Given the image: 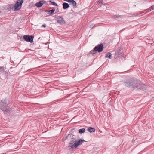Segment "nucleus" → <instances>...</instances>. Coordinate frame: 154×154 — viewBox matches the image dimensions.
I'll use <instances>...</instances> for the list:
<instances>
[{
	"mask_svg": "<svg viewBox=\"0 0 154 154\" xmlns=\"http://www.w3.org/2000/svg\"><path fill=\"white\" fill-rule=\"evenodd\" d=\"M40 1L41 2V3H42V5L43 4L45 3L46 2L44 0H42V1Z\"/></svg>",
	"mask_w": 154,
	"mask_h": 154,
	"instance_id": "obj_23",
	"label": "nucleus"
},
{
	"mask_svg": "<svg viewBox=\"0 0 154 154\" xmlns=\"http://www.w3.org/2000/svg\"><path fill=\"white\" fill-rule=\"evenodd\" d=\"M85 141L81 139L78 140V146L81 145L84 142H85Z\"/></svg>",
	"mask_w": 154,
	"mask_h": 154,
	"instance_id": "obj_9",
	"label": "nucleus"
},
{
	"mask_svg": "<svg viewBox=\"0 0 154 154\" xmlns=\"http://www.w3.org/2000/svg\"><path fill=\"white\" fill-rule=\"evenodd\" d=\"M97 51L95 50V48H94L93 50H92L90 51V53L92 54H94Z\"/></svg>",
	"mask_w": 154,
	"mask_h": 154,
	"instance_id": "obj_19",
	"label": "nucleus"
},
{
	"mask_svg": "<svg viewBox=\"0 0 154 154\" xmlns=\"http://www.w3.org/2000/svg\"><path fill=\"white\" fill-rule=\"evenodd\" d=\"M115 17H117V16L116 15H115L114 16Z\"/></svg>",
	"mask_w": 154,
	"mask_h": 154,
	"instance_id": "obj_28",
	"label": "nucleus"
},
{
	"mask_svg": "<svg viewBox=\"0 0 154 154\" xmlns=\"http://www.w3.org/2000/svg\"><path fill=\"white\" fill-rule=\"evenodd\" d=\"M88 131L90 133H92V132H94L95 130L94 128L90 127L88 128Z\"/></svg>",
	"mask_w": 154,
	"mask_h": 154,
	"instance_id": "obj_11",
	"label": "nucleus"
},
{
	"mask_svg": "<svg viewBox=\"0 0 154 154\" xmlns=\"http://www.w3.org/2000/svg\"><path fill=\"white\" fill-rule=\"evenodd\" d=\"M141 83L139 81H133L131 82H125V85L127 87H132L134 88H140V83Z\"/></svg>",
	"mask_w": 154,
	"mask_h": 154,
	"instance_id": "obj_2",
	"label": "nucleus"
},
{
	"mask_svg": "<svg viewBox=\"0 0 154 154\" xmlns=\"http://www.w3.org/2000/svg\"><path fill=\"white\" fill-rule=\"evenodd\" d=\"M55 10L54 9H52V10H49V11H46V12H48L49 13V14H51L53 13L54 12Z\"/></svg>",
	"mask_w": 154,
	"mask_h": 154,
	"instance_id": "obj_17",
	"label": "nucleus"
},
{
	"mask_svg": "<svg viewBox=\"0 0 154 154\" xmlns=\"http://www.w3.org/2000/svg\"><path fill=\"white\" fill-rule=\"evenodd\" d=\"M89 27L91 28H93L95 27V25L94 24H92L91 25H90Z\"/></svg>",
	"mask_w": 154,
	"mask_h": 154,
	"instance_id": "obj_22",
	"label": "nucleus"
},
{
	"mask_svg": "<svg viewBox=\"0 0 154 154\" xmlns=\"http://www.w3.org/2000/svg\"><path fill=\"white\" fill-rule=\"evenodd\" d=\"M69 2H70V4L73 6H76V2L74 0H70Z\"/></svg>",
	"mask_w": 154,
	"mask_h": 154,
	"instance_id": "obj_10",
	"label": "nucleus"
},
{
	"mask_svg": "<svg viewBox=\"0 0 154 154\" xmlns=\"http://www.w3.org/2000/svg\"><path fill=\"white\" fill-rule=\"evenodd\" d=\"M0 109L3 111L5 114H8L12 111V110L9 108V107L7 106V104L5 100L4 102L1 101L0 102Z\"/></svg>",
	"mask_w": 154,
	"mask_h": 154,
	"instance_id": "obj_1",
	"label": "nucleus"
},
{
	"mask_svg": "<svg viewBox=\"0 0 154 154\" xmlns=\"http://www.w3.org/2000/svg\"><path fill=\"white\" fill-rule=\"evenodd\" d=\"M35 5L38 7H40L42 5V3H41L40 1L36 3Z\"/></svg>",
	"mask_w": 154,
	"mask_h": 154,
	"instance_id": "obj_12",
	"label": "nucleus"
},
{
	"mask_svg": "<svg viewBox=\"0 0 154 154\" xmlns=\"http://www.w3.org/2000/svg\"><path fill=\"white\" fill-rule=\"evenodd\" d=\"M46 27V25H45V24L43 25L42 26V27Z\"/></svg>",
	"mask_w": 154,
	"mask_h": 154,
	"instance_id": "obj_25",
	"label": "nucleus"
},
{
	"mask_svg": "<svg viewBox=\"0 0 154 154\" xmlns=\"http://www.w3.org/2000/svg\"><path fill=\"white\" fill-rule=\"evenodd\" d=\"M23 0H18L14 5V11H17L20 9Z\"/></svg>",
	"mask_w": 154,
	"mask_h": 154,
	"instance_id": "obj_3",
	"label": "nucleus"
},
{
	"mask_svg": "<svg viewBox=\"0 0 154 154\" xmlns=\"http://www.w3.org/2000/svg\"><path fill=\"white\" fill-rule=\"evenodd\" d=\"M23 38L25 41L32 43L33 41L34 37L32 35L29 36L25 35L23 36Z\"/></svg>",
	"mask_w": 154,
	"mask_h": 154,
	"instance_id": "obj_4",
	"label": "nucleus"
},
{
	"mask_svg": "<svg viewBox=\"0 0 154 154\" xmlns=\"http://www.w3.org/2000/svg\"><path fill=\"white\" fill-rule=\"evenodd\" d=\"M9 7L10 8V10H14V5L12 4L10 5H9Z\"/></svg>",
	"mask_w": 154,
	"mask_h": 154,
	"instance_id": "obj_21",
	"label": "nucleus"
},
{
	"mask_svg": "<svg viewBox=\"0 0 154 154\" xmlns=\"http://www.w3.org/2000/svg\"><path fill=\"white\" fill-rule=\"evenodd\" d=\"M95 50L100 53L102 51L103 48V45L102 44L97 45L95 47Z\"/></svg>",
	"mask_w": 154,
	"mask_h": 154,
	"instance_id": "obj_5",
	"label": "nucleus"
},
{
	"mask_svg": "<svg viewBox=\"0 0 154 154\" xmlns=\"http://www.w3.org/2000/svg\"><path fill=\"white\" fill-rule=\"evenodd\" d=\"M103 2V1L102 0H100L98 2V4H102Z\"/></svg>",
	"mask_w": 154,
	"mask_h": 154,
	"instance_id": "obj_24",
	"label": "nucleus"
},
{
	"mask_svg": "<svg viewBox=\"0 0 154 154\" xmlns=\"http://www.w3.org/2000/svg\"><path fill=\"white\" fill-rule=\"evenodd\" d=\"M154 6L152 5L150 7H149L148 9H146L145 11H146L147 10L148 11V12L152 10H153L154 9Z\"/></svg>",
	"mask_w": 154,
	"mask_h": 154,
	"instance_id": "obj_15",
	"label": "nucleus"
},
{
	"mask_svg": "<svg viewBox=\"0 0 154 154\" xmlns=\"http://www.w3.org/2000/svg\"><path fill=\"white\" fill-rule=\"evenodd\" d=\"M111 55H111V53L109 52L108 53H107L106 54L105 57L106 58H109V59H111L112 57Z\"/></svg>",
	"mask_w": 154,
	"mask_h": 154,
	"instance_id": "obj_13",
	"label": "nucleus"
},
{
	"mask_svg": "<svg viewBox=\"0 0 154 154\" xmlns=\"http://www.w3.org/2000/svg\"><path fill=\"white\" fill-rule=\"evenodd\" d=\"M57 22L60 24L64 23L65 21L63 18L60 16H58L56 18Z\"/></svg>",
	"mask_w": 154,
	"mask_h": 154,
	"instance_id": "obj_7",
	"label": "nucleus"
},
{
	"mask_svg": "<svg viewBox=\"0 0 154 154\" xmlns=\"http://www.w3.org/2000/svg\"><path fill=\"white\" fill-rule=\"evenodd\" d=\"M74 136L72 134H71V135H69L67 137H63V141H64L66 140L67 139H68L70 137H72Z\"/></svg>",
	"mask_w": 154,
	"mask_h": 154,
	"instance_id": "obj_14",
	"label": "nucleus"
},
{
	"mask_svg": "<svg viewBox=\"0 0 154 154\" xmlns=\"http://www.w3.org/2000/svg\"><path fill=\"white\" fill-rule=\"evenodd\" d=\"M4 66H0V72L3 73L4 71Z\"/></svg>",
	"mask_w": 154,
	"mask_h": 154,
	"instance_id": "obj_18",
	"label": "nucleus"
},
{
	"mask_svg": "<svg viewBox=\"0 0 154 154\" xmlns=\"http://www.w3.org/2000/svg\"><path fill=\"white\" fill-rule=\"evenodd\" d=\"M103 5H105V3H104L103 2V3L102 4Z\"/></svg>",
	"mask_w": 154,
	"mask_h": 154,
	"instance_id": "obj_27",
	"label": "nucleus"
},
{
	"mask_svg": "<svg viewBox=\"0 0 154 154\" xmlns=\"http://www.w3.org/2000/svg\"><path fill=\"white\" fill-rule=\"evenodd\" d=\"M5 72V73H7V72Z\"/></svg>",
	"mask_w": 154,
	"mask_h": 154,
	"instance_id": "obj_29",
	"label": "nucleus"
},
{
	"mask_svg": "<svg viewBox=\"0 0 154 154\" xmlns=\"http://www.w3.org/2000/svg\"><path fill=\"white\" fill-rule=\"evenodd\" d=\"M49 2H50L51 3V4L53 5H55L56 6H57V4L55 2H52L51 0H50L49 1Z\"/></svg>",
	"mask_w": 154,
	"mask_h": 154,
	"instance_id": "obj_20",
	"label": "nucleus"
},
{
	"mask_svg": "<svg viewBox=\"0 0 154 154\" xmlns=\"http://www.w3.org/2000/svg\"><path fill=\"white\" fill-rule=\"evenodd\" d=\"M85 129L83 128L82 129H80L79 130V132L80 133L82 134L85 132Z\"/></svg>",
	"mask_w": 154,
	"mask_h": 154,
	"instance_id": "obj_16",
	"label": "nucleus"
},
{
	"mask_svg": "<svg viewBox=\"0 0 154 154\" xmlns=\"http://www.w3.org/2000/svg\"><path fill=\"white\" fill-rule=\"evenodd\" d=\"M69 146L72 148L77 147V141L75 139L71 141L69 143Z\"/></svg>",
	"mask_w": 154,
	"mask_h": 154,
	"instance_id": "obj_6",
	"label": "nucleus"
},
{
	"mask_svg": "<svg viewBox=\"0 0 154 154\" xmlns=\"http://www.w3.org/2000/svg\"><path fill=\"white\" fill-rule=\"evenodd\" d=\"M74 118H73L71 121V122H74Z\"/></svg>",
	"mask_w": 154,
	"mask_h": 154,
	"instance_id": "obj_26",
	"label": "nucleus"
},
{
	"mask_svg": "<svg viewBox=\"0 0 154 154\" xmlns=\"http://www.w3.org/2000/svg\"><path fill=\"white\" fill-rule=\"evenodd\" d=\"M62 5L63 9L64 10L68 8L69 7V5L66 3H64Z\"/></svg>",
	"mask_w": 154,
	"mask_h": 154,
	"instance_id": "obj_8",
	"label": "nucleus"
}]
</instances>
